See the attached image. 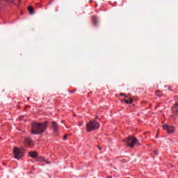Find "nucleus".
I'll list each match as a JSON object with an SVG mask.
<instances>
[{
    "instance_id": "obj_10",
    "label": "nucleus",
    "mask_w": 178,
    "mask_h": 178,
    "mask_svg": "<svg viewBox=\"0 0 178 178\" xmlns=\"http://www.w3.org/2000/svg\"><path fill=\"white\" fill-rule=\"evenodd\" d=\"M28 10H29L30 15H33L34 13V10L33 9V7L31 6H30L28 8Z\"/></svg>"
},
{
    "instance_id": "obj_17",
    "label": "nucleus",
    "mask_w": 178,
    "mask_h": 178,
    "mask_svg": "<svg viewBox=\"0 0 178 178\" xmlns=\"http://www.w3.org/2000/svg\"><path fill=\"white\" fill-rule=\"evenodd\" d=\"M99 149H101V147H99Z\"/></svg>"
},
{
    "instance_id": "obj_6",
    "label": "nucleus",
    "mask_w": 178,
    "mask_h": 178,
    "mask_svg": "<svg viewBox=\"0 0 178 178\" xmlns=\"http://www.w3.org/2000/svg\"><path fill=\"white\" fill-rule=\"evenodd\" d=\"M177 107H178V104H177V103H176V104H175V106H173L172 107V111H173L175 113H178Z\"/></svg>"
},
{
    "instance_id": "obj_11",
    "label": "nucleus",
    "mask_w": 178,
    "mask_h": 178,
    "mask_svg": "<svg viewBox=\"0 0 178 178\" xmlns=\"http://www.w3.org/2000/svg\"><path fill=\"white\" fill-rule=\"evenodd\" d=\"M124 102H126V104H131V102H133V99L129 98L128 100L124 99Z\"/></svg>"
},
{
    "instance_id": "obj_4",
    "label": "nucleus",
    "mask_w": 178,
    "mask_h": 178,
    "mask_svg": "<svg viewBox=\"0 0 178 178\" xmlns=\"http://www.w3.org/2000/svg\"><path fill=\"white\" fill-rule=\"evenodd\" d=\"M13 154L15 159H20V158L24 155V152H23L21 149L15 147L13 149Z\"/></svg>"
},
{
    "instance_id": "obj_15",
    "label": "nucleus",
    "mask_w": 178,
    "mask_h": 178,
    "mask_svg": "<svg viewBox=\"0 0 178 178\" xmlns=\"http://www.w3.org/2000/svg\"><path fill=\"white\" fill-rule=\"evenodd\" d=\"M127 96L124 95V97L126 98Z\"/></svg>"
},
{
    "instance_id": "obj_1",
    "label": "nucleus",
    "mask_w": 178,
    "mask_h": 178,
    "mask_svg": "<svg viewBox=\"0 0 178 178\" xmlns=\"http://www.w3.org/2000/svg\"><path fill=\"white\" fill-rule=\"evenodd\" d=\"M47 122L43 124L34 122L32 124L31 134H41V133H44L47 129Z\"/></svg>"
},
{
    "instance_id": "obj_14",
    "label": "nucleus",
    "mask_w": 178,
    "mask_h": 178,
    "mask_svg": "<svg viewBox=\"0 0 178 178\" xmlns=\"http://www.w3.org/2000/svg\"><path fill=\"white\" fill-rule=\"evenodd\" d=\"M47 162V163H49V161H46Z\"/></svg>"
},
{
    "instance_id": "obj_16",
    "label": "nucleus",
    "mask_w": 178,
    "mask_h": 178,
    "mask_svg": "<svg viewBox=\"0 0 178 178\" xmlns=\"http://www.w3.org/2000/svg\"><path fill=\"white\" fill-rule=\"evenodd\" d=\"M27 99H30V98L28 97Z\"/></svg>"
},
{
    "instance_id": "obj_2",
    "label": "nucleus",
    "mask_w": 178,
    "mask_h": 178,
    "mask_svg": "<svg viewBox=\"0 0 178 178\" xmlns=\"http://www.w3.org/2000/svg\"><path fill=\"white\" fill-rule=\"evenodd\" d=\"M99 123L97 122L96 121H90L86 124V130L87 131H92L93 130L99 129Z\"/></svg>"
},
{
    "instance_id": "obj_8",
    "label": "nucleus",
    "mask_w": 178,
    "mask_h": 178,
    "mask_svg": "<svg viewBox=\"0 0 178 178\" xmlns=\"http://www.w3.org/2000/svg\"><path fill=\"white\" fill-rule=\"evenodd\" d=\"M37 155H38L37 152H29V156L31 158H37Z\"/></svg>"
},
{
    "instance_id": "obj_9",
    "label": "nucleus",
    "mask_w": 178,
    "mask_h": 178,
    "mask_svg": "<svg viewBox=\"0 0 178 178\" xmlns=\"http://www.w3.org/2000/svg\"><path fill=\"white\" fill-rule=\"evenodd\" d=\"M25 144H29V145H33V140L30 138H26L24 140Z\"/></svg>"
},
{
    "instance_id": "obj_12",
    "label": "nucleus",
    "mask_w": 178,
    "mask_h": 178,
    "mask_svg": "<svg viewBox=\"0 0 178 178\" xmlns=\"http://www.w3.org/2000/svg\"><path fill=\"white\" fill-rule=\"evenodd\" d=\"M64 140H67V136L66 135L64 136Z\"/></svg>"
},
{
    "instance_id": "obj_3",
    "label": "nucleus",
    "mask_w": 178,
    "mask_h": 178,
    "mask_svg": "<svg viewBox=\"0 0 178 178\" xmlns=\"http://www.w3.org/2000/svg\"><path fill=\"white\" fill-rule=\"evenodd\" d=\"M124 142L127 143V145L128 147H130V148H134V145L138 143V140H137L136 137L129 136L127 139H124Z\"/></svg>"
},
{
    "instance_id": "obj_7",
    "label": "nucleus",
    "mask_w": 178,
    "mask_h": 178,
    "mask_svg": "<svg viewBox=\"0 0 178 178\" xmlns=\"http://www.w3.org/2000/svg\"><path fill=\"white\" fill-rule=\"evenodd\" d=\"M52 128L54 131L55 132L58 131V124H56L55 122H52Z\"/></svg>"
},
{
    "instance_id": "obj_5",
    "label": "nucleus",
    "mask_w": 178,
    "mask_h": 178,
    "mask_svg": "<svg viewBox=\"0 0 178 178\" xmlns=\"http://www.w3.org/2000/svg\"><path fill=\"white\" fill-rule=\"evenodd\" d=\"M163 129V130H167L168 134H172L175 131V127L168 126V124H164Z\"/></svg>"
},
{
    "instance_id": "obj_13",
    "label": "nucleus",
    "mask_w": 178,
    "mask_h": 178,
    "mask_svg": "<svg viewBox=\"0 0 178 178\" xmlns=\"http://www.w3.org/2000/svg\"><path fill=\"white\" fill-rule=\"evenodd\" d=\"M120 95H121V96H123V95H124L123 93H120Z\"/></svg>"
}]
</instances>
